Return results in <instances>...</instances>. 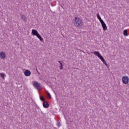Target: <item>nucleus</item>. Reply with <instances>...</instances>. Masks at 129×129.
<instances>
[{"label":"nucleus","mask_w":129,"mask_h":129,"mask_svg":"<svg viewBox=\"0 0 129 129\" xmlns=\"http://www.w3.org/2000/svg\"><path fill=\"white\" fill-rule=\"evenodd\" d=\"M73 24L76 27H82L83 26V21L79 17H75L73 20Z\"/></svg>","instance_id":"obj_1"},{"label":"nucleus","mask_w":129,"mask_h":129,"mask_svg":"<svg viewBox=\"0 0 129 129\" xmlns=\"http://www.w3.org/2000/svg\"><path fill=\"white\" fill-rule=\"evenodd\" d=\"M93 54H94V55H95L96 56H97V57H98V58H99V59H100V60L102 61V62H103V64H105V65H106V66H108V65L105 61V60H104L103 56H101L100 53H99V52L94 51L93 52Z\"/></svg>","instance_id":"obj_2"},{"label":"nucleus","mask_w":129,"mask_h":129,"mask_svg":"<svg viewBox=\"0 0 129 129\" xmlns=\"http://www.w3.org/2000/svg\"><path fill=\"white\" fill-rule=\"evenodd\" d=\"M32 35L33 36H36V37L39 39V40L42 42L43 41V38H42V36L40 35L39 33L38 32V31L35 30V29H32V32H31Z\"/></svg>","instance_id":"obj_3"},{"label":"nucleus","mask_w":129,"mask_h":129,"mask_svg":"<svg viewBox=\"0 0 129 129\" xmlns=\"http://www.w3.org/2000/svg\"><path fill=\"white\" fill-rule=\"evenodd\" d=\"M32 85L35 88L37 89V90H41V84L39 83V82L37 81H33L32 82Z\"/></svg>","instance_id":"obj_4"},{"label":"nucleus","mask_w":129,"mask_h":129,"mask_svg":"<svg viewBox=\"0 0 129 129\" xmlns=\"http://www.w3.org/2000/svg\"><path fill=\"white\" fill-rule=\"evenodd\" d=\"M121 80L123 84H128V83H129L128 76H123L121 78Z\"/></svg>","instance_id":"obj_5"},{"label":"nucleus","mask_w":129,"mask_h":129,"mask_svg":"<svg viewBox=\"0 0 129 129\" xmlns=\"http://www.w3.org/2000/svg\"><path fill=\"white\" fill-rule=\"evenodd\" d=\"M100 23L103 28V31H106V30H107V26H106V24L104 23V21H102Z\"/></svg>","instance_id":"obj_6"},{"label":"nucleus","mask_w":129,"mask_h":129,"mask_svg":"<svg viewBox=\"0 0 129 129\" xmlns=\"http://www.w3.org/2000/svg\"><path fill=\"white\" fill-rule=\"evenodd\" d=\"M24 75L25 76L29 77L31 75V71L29 70H27L24 72Z\"/></svg>","instance_id":"obj_7"},{"label":"nucleus","mask_w":129,"mask_h":129,"mask_svg":"<svg viewBox=\"0 0 129 129\" xmlns=\"http://www.w3.org/2000/svg\"><path fill=\"white\" fill-rule=\"evenodd\" d=\"M0 58L1 59H5L6 58V53L3 51L0 52Z\"/></svg>","instance_id":"obj_8"},{"label":"nucleus","mask_w":129,"mask_h":129,"mask_svg":"<svg viewBox=\"0 0 129 129\" xmlns=\"http://www.w3.org/2000/svg\"><path fill=\"white\" fill-rule=\"evenodd\" d=\"M43 106L44 108H48V107H49V103L46 101H44L43 103Z\"/></svg>","instance_id":"obj_9"},{"label":"nucleus","mask_w":129,"mask_h":129,"mask_svg":"<svg viewBox=\"0 0 129 129\" xmlns=\"http://www.w3.org/2000/svg\"><path fill=\"white\" fill-rule=\"evenodd\" d=\"M97 19L99 20L100 22L101 23L102 22H103L102 19H101V17H100V15H99V14H97Z\"/></svg>","instance_id":"obj_10"},{"label":"nucleus","mask_w":129,"mask_h":129,"mask_svg":"<svg viewBox=\"0 0 129 129\" xmlns=\"http://www.w3.org/2000/svg\"><path fill=\"white\" fill-rule=\"evenodd\" d=\"M21 19L24 21V22H27V17H26V16L22 15L21 16Z\"/></svg>","instance_id":"obj_11"},{"label":"nucleus","mask_w":129,"mask_h":129,"mask_svg":"<svg viewBox=\"0 0 129 129\" xmlns=\"http://www.w3.org/2000/svg\"><path fill=\"white\" fill-rule=\"evenodd\" d=\"M0 76L4 80H5V76H6V74L4 73H0Z\"/></svg>","instance_id":"obj_12"},{"label":"nucleus","mask_w":129,"mask_h":129,"mask_svg":"<svg viewBox=\"0 0 129 129\" xmlns=\"http://www.w3.org/2000/svg\"><path fill=\"white\" fill-rule=\"evenodd\" d=\"M123 35L124 36H127L128 35L127 34V30H124L123 31Z\"/></svg>","instance_id":"obj_13"},{"label":"nucleus","mask_w":129,"mask_h":129,"mask_svg":"<svg viewBox=\"0 0 129 129\" xmlns=\"http://www.w3.org/2000/svg\"><path fill=\"white\" fill-rule=\"evenodd\" d=\"M39 97H40V100H41L42 101H43V102L44 101H45V98H44L43 97L40 96Z\"/></svg>","instance_id":"obj_14"},{"label":"nucleus","mask_w":129,"mask_h":129,"mask_svg":"<svg viewBox=\"0 0 129 129\" xmlns=\"http://www.w3.org/2000/svg\"><path fill=\"white\" fill-rule=\"evenodd\" d=\"M60 70H62L63 69V63H60V66L59 67Z\"/></svg>","instance_id":"obj_15"},{"label":"nucleus","mask_w":129,"mask_h":129,"mask_svg":"<svg viewBox=\"0 0 129 129\" xmlns=\"http://www.w3.org/2000/svg\"><path fill=\"white\" fill-rule=\"evenodd\" d=\"M47 96L48 97V98H51V95L50 94V93H48Z\"/></svg>","instance_id":"obj_16"},{"label":"nucleus","mask_w":129,"mask_h":129,"mask_svg":"<svg viewBox=\"0 0 129 129\" xmlns=\"http://www.w3.org/2000/svg\"><path fill=\"white\" fill-rule=\"evenodd\" d=\"M58 63H59L60 65H61V63H62V62H61V61H58Z\"/></svg>","instance_id":"obj_17"}]
</instances>
